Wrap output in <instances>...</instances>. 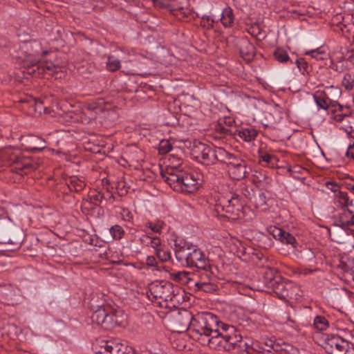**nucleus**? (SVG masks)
I'll return each instance as SVG.
<instances>
[{"instance_id":"1","label":"nucleus","mask_w":354,"mask_h":354,"mask_svg":"<svg viewBox=\"0 0 354 354\" xmlns=\"http://www.w3.org/2000/svg\"><path fill=\"white\" fill-rule=\"evenodd\" d=\"M213 324L209 325L206 339L203 344L215 350L230 351L238 348L243 351L249 344L242 339L241 333L232 325L221 322L216 315H213Z\"/></svg>"},{"instance_id":"2","label":"nucleus","mask_w":354,"mask_h":354,"mask_svg":"<svg viewBox=\"0 0 354 354\" xmlns=\"http://www.w3.org/2000/svg\"><path fill=\"white\" fill-rule=\"evenodd\" d=\"M214 314L209 312L198 313L195 316L185 310L174 317L176 329L179 332L188 330L192 338L201 345L205 342L209 325L213 324Z\"/></svg>"},{"instance_id":"3","label":"nucleus","mask_w":354,"mask_h":354,"mask_svg":"<svg viewBox=\"0 0 354 354\" xmlns=\"http://www.w3.org/2000/svg\"><path fill=\"white\" fill-rule=\"evenodd\" d=\"M174 251L176 259L181 264L189 268L200 270L210 269L209 258L196 245L182 239H176L174 241Z\"/></svg>"},{"instance_id":"4","label":"nucleus","mask_w":354,"mask_h":354,"mask_svg":"<svg viewBox=\"0 0 354 354\" xmlns=\"http://www.w3.org/2000/svg\"><path fill=\"white\" fill-rule=\"evenodd\" d=\"M21 52L24 54V66L28 68L37 66V68H42L43 71L49 74H55L60 71L58 65L49 61H42V58L49 53L50 50L44 49L41 44L33 40L26 42L21 47Z\"/></svg>"},{"instance_id":"5","label":"nucleus","mask_w":354,"mask_h":354,"mask_svg":"<svg viewBox=\"0 0 354 354\" xmlns=\"http://www.w3.org/2000/svg\"><path fill=\"white\" fill-rule=\"evenodd\" d=\"M161 177L174 191L185 194L196 192L200 183L194 174L173 167L161 171Z\"/></svg>"},{"instance_id":"6","label":"nucleus","mask_w":354,"mask_h":354,"mask_svg":"<svg viewBox=\"0 0 354 354\" xmlns=\"http://www.w3.org/2000/svg\"><path fill=\"white\" fill-rule=\"evenodd\" d=\"M91 308L93 310L91 315V320L105 330H112L116 326L123 324L124 315L119 310L113 308L109 304L97 306L94 310L91 304Z\"/></svg>"},{"instance_id":"7","label":"nucleus","mask_w":354,"mask_h":354,"mask_svg":"<svg viewBox=\"0 0 354 354\" xmlns=\"http://www.w3.org/2000/svg\"><path fill=\"white\" fill-rule=\"evenodd\" d=\"M246 201L237 193H230L218 199L216 205V211L222 216L236 220L243 215V207Z\"/></svg>"},{"instance_id":"8","label":"nucleus","mask_w":354,"mask_h":354,"mask_svg":"<svg viewBox=\"0 0 354 354\" xmlns=\"http://www.w3.org/2000/svg\"><path fill=\"white\" fill-rule=\"evenodd\" d=\"M179 289L168 281L156 282L149 289L150 295L156 299H161L165 301H172L178 294Z\"/></svg>"},{"instance_id":"9","label":"nucleus","mask_w":354,"mask_h":354,"mask_svg":"<svg viewBox=\"0 0 354 354\" xmlns=\"http://www.w3.org/2000/svg\"><path fill=\"white\" fill-rule=\"evenodd\" d=\"M325 344L329 354H345L351 344L338 335H327Z\"/></svg>"},{"instance_id":"10","label":"nucleus","mask_w":354,"mask_h":354,"mask_svg":"<svg viewBox=\"0 0 354 354\" xmlns=\"http://www.w3.org/2000/svg\"><path fill=\"white\" fill-rule=\"evenodd\" d=\"M19 290L12 284H0V301L7 305L14 306L19 301Z\"/></svg>"},{"instance_id":"11","label":"nucleus","mask_w":354,"mask_h":354,"mask_svg":"<svg viewBox=\"0 0 354 354\" xmlns=\"http://www.w3.org/2000/svg\"><path fill=\"white\" fill-rule=\"evenodd\" d=\"M229 176L234 180H240L245 177L246 162L241 158L236 156L227 165Z\"/></svg>"},{"instance_id":"12","label":"nucleus","mask_w":354,"mask_h":354,"mask_svg":"<svg viewBox=\"0 0 354 354\" xmlns=\"http://www.w3.org/2000/svg\"><path fill=\"white\" fill-rule=\"evenodd\" d=\"M274 284L272 289L279 299H286L293 297L294 290L297 289V287L292 282L285 281L281 278Z\"/></svg>"},{"instance_id":"13","label":"nucleus","mask_w":354,"mask_h":354,"mask_svg":"<svg viewBox=\"0 0 354 354\" xmlns=\"http://www.w3.org/2000/svg\"><path fill=\"white\" fill-rule=\"evenodd\" d=\"M341 210L342 212L333 216V225L346 230L349 226L354 225V214L348 208H344V209Z\"/></svg>"},{"instance_id":"14","label":"nucleus","mask_w":354,"mask_h":354,"mask_svg":"<svg viewBox=\"0 0 354 354\" xmlns=\"http://www.w3.org/2000/svg\"><path fill=\"white\" fill-rule=\"evenodd\" d=\"M239 52L244 60L250 62L255 55V47L248 39H243L240 43Z\"/></svg>"},{"instance_id":"15","label":"nucleus","mask_w":354,"mask_h":354,"mask_svg":"<svg viewBox=\"0 0 354 354\" xmlns=\"http://www.w3.org/2000/svg\"><path fill=\"white\" fill-rule=\"evenodd\" d=\"M39 165L40 161L39 160L24 158L20 162L17 163L15 169L21 171V174H26L37 169Z\"/></svg>"},{"instance_id":"16","label":"nucleus","mask_w":354,"mask_h":354,"mask_svg":"<svg viewBox=\"0 0 354 354\" xmlns=\"http://www.w3.org/2000/svg\"><path fill=\"white\" fill-rule=\"evenodd\" d=\"M280 279L279 274L274 268H267L263 272V281L268 288H272Z\"/></svg>"},{"instance_id":"17","label":"nucleus","mask_w":354,"mask_h":354,"mask_svg":"<svg viewBox=\"0 0 354 354\" xmlns=\"http://www.w3.org/2000/svg\"><path fill=\"white\" fill-rule=\"evenodd\" d=\"M264 118L267 124L266 127L278 124L282 119V113L277 108L270 109L269 111L264 112Z\"/></svg>"},{"instance_id":"18","label":"nucleus","mask_w":354,"mask_h":354,"mask_svg":"<svg viewBox=\"0 0 354 354\" xmlns=\"http://www.w3.org/2000/svg\"><path fill=\"white\" fill-rule=\"evenodd\" d=\"M334 201L337 207L340 209L348 208V206H352L353 205V202L352 200L349 199L348 194L342 191L335 194Z\"/></svg>"},{"instance_id":"19","label":"nucleus","mask_w":354,"mask_h":354,"mask_svg":"<svg viewBox=\"0 0 354 354\" xmlns=\"http://www.w3.org/2000/svg\"><path fill=\"white\" fill-rule=\"evenodd\" d=\"M313 97L319 109L328 110L330 108L331 99L329 98L324 91L317 92L313 95Z\"/></svg>"},{"instance_id":"20","label":"nucleus","mask_w":354,"mask_h":354,"mask_svg":"<svg viewBox=\"0 0 354 354\" xmlns=\"http://www.w3.org/2000/svg\"><path fill=\"white\" fill-rule=\"evenodd\" d=\"M216 156V163L219 162L227 166L236 156L227 151L223 147H218Z\"/></svg>"},{"instance_id":"21","label":"nucleus","mask_w":354,"mask_h":354,"mask_svg":"<svg viewBox=\"0 0 354 354\" xmlns=\"http://www.w3.org/2000/svg\"><path fill=\"white\" fill-rule=\"evenodd\" d=\"M139 241L141 244L147 247H151L154 250L160 246L161 244V240L159 237L156 236H151L149 233L142 235Z\"/></svg>"},{"instance_id":"22","label":"nucleus","mask_w":354,"mask_h":354,"mask_svg":"<svg viewBox=\"0 0 354 354\" xmlns=\"http://www.w3.org/2000/svg\"><path fill=\"white\" fill-rule=\"evenodd\" d=\"M222 24L225 28H230L234 24V15L233 10L231 8H225L221 14V17L219 19Z\"/></svg>"},{"instance_id":"23","label":"nucleus","mask_w":354,"mask_h":354,"mask_svg":"<svg viewBox=\"0 0 354 354\" xmlns=\"http://www.w3.org/2000/svg\"><path fill=\"white\" fill-rule=\"evenodd\" d=\"M115 342L108 340L100 339L97 342V344L94 345L93 350L96 353H104L105 352L112 353L113 352V344Z\"/></svg>"},{"instance_id":"24","label":"nucleus","mask_w":354,"mask_h":354,"mask_svg":"<svg viewBox=\"0 0 354 354\" xmlns=\"http://www.w3.org/2000/svg\"><path fill=\"white\" fill-rule=\"evenodd\" d=\"M207 149V145L201 142H194L193 148L192 149V153L196 159L203 162V158L205 155Z\"/></svg>"},{"instance_id":"25","label":"nucleus","mask_w":354,"mask_h":354,"mask_svg":"<svg viewBox=\"0 0 354 354\" xmlns=\"http://www.w3.org/2000/svg\"><path fill=\"white\" fill-rule=\"evenodd\" d=\"M239 137L245 142H251L255 139L258 133L253 128H243L237 131Z\"/></svg>"},{"instance_id":"26","label":"nucleus","mask_w":354,"mask_h":354,"mask_svg":"<svg viewBox=\"0 0 354 354\" xmlns=\"http://www.w3.org/2000/svg\"><path fill=\"white\" fill-rule=\"evenodd\" d=\"M218 147H210L207 145L205 155L203 158V163L205 165H214L216 163V153L217 152Z\"/></svg>"},{"instance_id":"27","label":"nucleus","mask_w":354,"mask_h":354,"mask_svg":"<svg viewBox=\"0 0 354 354\" xmlns=\"http://www.w3.org/2000/svg\"><path fill=\"white\" fill-rule=\"evenodd\" d=\"M271 347L277 351H283L287 354H297L298 351L292 345L283 342L281 344H271Z\"/></svg>"},{"instance_id":"28","label":"nucleus","mask_w":354,"mask_h":354,"mask_svg":"<svg viewBox=\"0 0 354 354\" xmlns=\"http://www.w3.org/2000/svg\"><path fill=\"white\" fill-rule=\"evenodd\" d=\"M251 203L257 209H261V210L266 209V196L263 192H259L257 194H254Z\"/></svg>"},{"instance_id":"29","label":"nucleus","mask_w":354,"mask_h":354,"mask_svg":"<svg viewBox=\"0 0 354 354\" xmlns=\"http://www.w3.org/2000/svg\"><path fill=\"white\" fill-rule=\"evenodd\" d=\"M46 148L45 140L39 137H33L30 140V145L27 147V150L30 151H41Z\"/></svg>"},{"instance_id":"30","label":"nucleus","mask_w":354,"mask_h":354,"mask_svg":"<svg viewBox=\"0 0 354 354\" xmlns=\"http://www.w3.org/2000/svg\"><path fill=\"white\" fill-rule=\"evenodd\" d=\"M155 254L161 262H167L171 259V253L165 245L158 246L154 250Z\"/></svg>"},{"instance_id":"31","label":"nucleus","mask_w":354,"mask_h":354,"mask_svg":"<svg viewBox=\"0 0 354 354\" xmlns=\"http://www.w3.org/2000/svg\"><path fill=\"white\" fill-rule=\"evenodd\" d=\"M190 273L186 271H179L171 274L172 278L178 282L183 283H188L193 281L194 279L190 278Z\"/></svg>"},{"instance_id":"32","label":"nucleus","mask_w":354,"mask_h":354,"mask_svg":"<svg viewBox=\"0 0 354 354\" xmlns=\"http://www.w3.org/2000/svg\"><path fill=\"white\" fill-rule=\"evenodd\" d=\"M85 185H86L84 181L76 177L72 178L68 183L70 190L75 192H80L82 191L85 187Z\"/></svg>"},{"instance_id":"33","label":"nucleus","mask_w":354,"mask_h":354,"mask_svg":"<svg viewBox=\"0 0 354 354\" xmlns=\"http://www.w3.org/2000/svg\"><path fill=\"white\" fill-rule=\"evenodd\" d=\"M273 56L280 63H285L289 61L292 62L288 53L283 48H277L273 53Z\"/></svg>"},{"instance_id":"34","label":"nucleus","mask_w":354,"mask_h":354,"mask_svg":"<svg viewBox=\"0 0 354 354\" xmlns=\"http://www.w3.org/2000/svg\"><path fill=\"white\" fill-rule=\"evenodd\" d=\"M280 241L283 244L291 245L293 249H297L299 245L295 237L286 231L284 232Z\"/></svg>"},{"instance_id":"35","label":"nucleus","mask_w":354,"mask_h":354,"mask_svg":"<svg viewBox=\"0 0 354 354\" xmlns=\"http://www.w3.org/2000/svg\"><path fill=\"white\" fill-rule=\"evenodd\" d=\"M313 325L319 330H324L329 326L328 319L323 316H316L314 319Z\"/></svg>"},{"instance_id":"36","label":"nucleus","mask_w":354,"mask_h":354,"mask_svg":"<svg viewBox=\"0 0 354 354\" xmlns=\"http://www.w3.org/2000/svg\"><path fill=\"white\" fill-rule=\"evenodd\" d=\"M305 55H310L313 59L318 61H322L327 59L328 55L326 52L321 50L319 48H316L311 50H308Z\"/></svg>"},{"instance_id":"37","label":"nucleus","mask_w":354,"mask_h":354,"mask_svg":"<svg viewBox=\"0 0 354 354\" xmlns=\"http://www.w3.org/2000/svg\"><path fill=\"white\" fill-rule=\"evenodd\" d=\"M109 232L114 240H120L125 234L123 228L119 225L111 226L109 229Z\"/></svg>"},{"instance_id":"38","label":"nucleus","mask_w":354,"mask_h":354,"mask_svg":"<svg viewBox=\"0 0 354 354\" xmlns=\"http://www.w3.org/2000/svg\"><path fill=\"white\" fill-rule=\"evenodd\" d=\"M102 102L100 100L99 101H93L86 103L84 105V108L85 110L91 112H93L95 113H97L99 111H101L102 108L101 106Z\"/></svg>"},{"instance_id":"39","label":"nucleus","mask_w":354,"mask_h":354,"mask_svg":"<svg viewBox=\"0 0 354 354\" xmlns=\"http://www.w3.org/2000/svg\"><path fill=\"white\" fill-rule=\"evenodd\" d=\"M120 67V61L113 56H109L106 62V68L111 72H115Z\"/></svg>"},{"instance_id":"40","label":"nucleus","mask_w":354,"mask_h":354,"mask_svg":"<svg viewBox=\"0 0 354 354\" xmlns=\"http://www.w3.org/2000/svg\"><path fill=\"white\" fill-rule=\"evenodd\" d=\"M267 232L275 239L280 241L283 234H284L285 230L276 226L271 225L267 227Z\"/></svg>"},{"instance_id":"41","label":"nucleus","mask_w":354,"mask_h":354,"mask_svg":"<svg viewBox=\"0 0 354 354\" xmlns=\"http://www.w3.org/2000/svg\"><path fill=\"white\" fill-rule=\"evenodd\" d=\"M165 225V223L162 221H157L154 223L149 221L145 224V226L149 227L152 232L158 234H160L161 230Z\"/></svg>"},{"instance_id":"42","label":"nucleus","mask_w":354,"mask_h":354,"mask_svg":"<svg viewBox=\"0 0 354 354\" xmlns=\"http://www.w3.org/2000/svg\"><path fill=\"white\" fill-rule=\"evenodd\" d=\"M295 64L299 71L305 75L309 73V65L308 62L304 58H298L295 61Z\"/></svg>"},{"instance_id":"43","label":"nucleus","mask_w":354,"mask_h":354,"mask_svg":"<svg viewBox=\"0 0 354 354\" xmlns=\"http://www.w3.org/2000/svg\"><path fill=\"white\" fill-rule=\"evenodd\" d=\"M209 269L203 270L204 272L201 274L198 281L194 282L195 286H200L201 282H209L214 280L212 272L209 271Z\"/></svg>"},{"instance_id":"44","label":"nucleus","mask_w":354,"mask_h":354,"mask_svg":"<svg viewBox=\"0 0 354 354\" xmlns=\"http://www.w3.org/2000/svg\"><path fill=\"white\" fill-rule=\"evenodd\" d=\"M342 85L347 91H351L353 88L354 79L351 74H349V73L344 74L342 81Z\"/></svg>"},{"instance_id":"45","label":"nucleus","mask_w":354,"mask_h":354,"mask_svg":"<svg viewBox=\"0 0 354 354\" xmlns=\"http://www.w3.org/2000/svg\"><path fill=\"white\" fill-rule=\"evenodd\" d=\"M158 149L160 153L165 154L171 151L172 146L169 140H162L160 142Z\"/></svg>"},{"instance_id":"46","label":"nucleus","mask_w":354,"mask_h":354,"mask_svg":"<svg viewBox=\"0 0 354 354\" xmlns=\"http://www.w3.org/2000/svg\"><path fill=\"white\" fill-rule=\"evenodd\" d=\"M34 102L31 108H32L35 112H38L39 114L42 112H46L47 108L44 106V102L42 100L34 98Z\"/></svg>"},{"instance_id":"47","label":"nucleus","mask_w":354,"mask_h":354,"mask_svg":"<svg viewBox=\"0 0 354 354\" xmlns=\"http://www.w3.org/2000/svg\"><path fill=\"white\" fill-rule=\"evenodd\" d=\"M198 289L202 290L206 292H209L216 290V285L213 283V281L209 282H201L200 286H196Z\"/></svg>"},{"instance_id":"48","label":"nucleus","mask_w":354,"mask_h":354,"mask_svg":"<svg viewBox=\"0 0 354 354\" xmlns=\"http://www.w3.org/2000/svg\"><path fill=\"white\" fill-rule=\"evenodd\" d=\"M241 194L250 202L252 200L254 193L252 189L249 188L248 187L243 185L241 189Z\"/></svg>"},{"instance_id":"49","label":"nucleus","mask_w":354,"mask_h":354,"mask_svg":"<svg viewBox=\"0 0 354 354\" xmlns=\"http://www.w3.org/2000/svg\"><path fill=\"white\" fill-rule=\"evenodd\" d=\"M344 109H346V111L344 110L342 112L335 115V119L336 121L342 122L345 118L349 117L351 112L348 107H345Z\"/></svg>"},{"instance_id":"50","label":"nucleus","mask_w":354,"mask_h":354,"mask_svg":"<svg viewBox=\"0 0 354 354\" xmlns=\"http://www.w3.org/2000/svg\"><path fill=\"white\" fill-rule=\"evenodd\" d=\"M104 199H105L104 194L98 192H95L90 196L91 201H94L95 205H97V203H102Z\"/></svg>"},{"instance_id":"51","label":"nucleus","mask_w":354,"mask_h":354,"mask_svg":"<svg viewBox=\"0 0 354 354\" xmlns=\"http://www.w3.org/2000/svg\"><path fill=\"white\" fill-rule=\"evenodd\" d=\"M326 187L335 194H337L339 192H340L339 185L335 182L327 181L326 183Z\"/></svg>"},{"instance_id":"52","label":"nucleus","mask_w":354,"mask_h":354,"mask_svg":"<svg viewBox=\"0 0 354 354\" xmlns=\"http://www.w3.org/2000/svg\"><path fill=\"white\" fill-rule=\"evenodd\" d=\"M248 32L257 37L261 35V30L258 24H254L250 28Z\"/></svg>"},{"instance_id":"53","label":"nucleus","mask_w":354,"mask_h":354,"mask_svg":"<svg viewBox=\"0 0 354 354\" xmlns=\"http://www.w3.org/2000/svg\"><path fill=\"white\" fill-rule=\"evenodd\" d=\"M330 108H332V112H342L344 110V107L339 104L337 102L331 100V103L330 104Z\"/></svg>"},{"instance_id":"54","label":"nucleus","mask_w":354,"mask_h":354,"mask_svg":"<svg viewBox=\"0 0 354 354\" xmlns=\"http://www.w3.org/2000/svg\"><path fill=\"white\" fill-rule=\"evenodd\" d=\"M261 160L266 163L274 165L273 161L276 160V158L269 153L262 154L261 156Z\"/></svg>"},{"instance_id":"55","label":"nucleus","mask_w":354,"mask_h":354,"mask_svg":"<svg viewBox=\"0 0 354 354\" xmlns=\"http://www.w3.org/2000/svg\"><path fill=\"white\" fill-rule=\"evenodd\" d=\"M34 98L35 97H33L32 96L26 95V96L21 97L19 101V102H21L22 104H27L31 108L32 104L35 103Z\"/></svg>"},{"instance_id":"56","label":"nucleus","mask_w":354,"mask_h":354,"mask_svg":"<svg viewBox=\"0 0 354 354\" xmlns=\"http://www.w3.org/2000/svg\"><path fill=\"white\" fill-rule=\"evenodd\" d=\"M121 215L122 219L126 221H131L133 219V214L128 209H122Z\"/></svg>"},{"instance_id":"57","label":"nucleus","mask_w":354,"mask_h":354,"mask_svg":"<svg viewBox=\"0 0 354 354\" xmlns=\"http://www.w3.org/2000/svg\"><path fill=\"white\" fill-rule=\"evenodd\" d=\"M254 179L253 180L255 183H261L267 179V176L265 174H262L261 172L255 171L254 174Z\"/></svg>"},{"instance_id":"58","label":"nucleus","mask_w":354,"mask_h":354,"mask_svg":"<svg viewBox=\"0 0 354 354\" xmlns=\"http://www.w3.org/2000/svg\"><path fill=\"white\" fill-rule=\"evenodd\" d=\"M146 265L148 267H155L157 266V261L154 256H148L146 259Z\"/></svg>"},{"instance_id":"59","label":"nucleus","mask_w":354,"mask_h":354,"mask_svg":"<svg viewBox=\"0 0 354 354\" xmlns=\"http://www.w3.org/2000/svg\"><path fill=\"white\" fill-rule=\"evenodd\" d=\"M122 345H120L117 343H114L113 344V352L110 354H124V352L122 351Z\"/></svg>"},{"instance_id":"60","label":"nucleus","mask_w":354,"mask_h":354,"mask_svg":"<svg viewBox=\"0 0 354 354\" xmlns=\"http://www.w3.org/2000/svg\"><path fill=\"white\" fill-rule=\"evenodd\" d=\"M243 351H244V353L243 354H263V353H260L259 351L253 348L250 345L248 346H246L245 348L243 350Z\"/></svg>"},{"instance_id":"61","label":"nucleus","mask_w":354,"mask_h":354,"mask_svg":"<svg viewBox=\"0 0 354 354\" xmlns=\"http://www.w3.org/2000/svg\"><path fill=\"white\" fill-rule=\"evenodd\" d=\"M346 156L348 158H350L353 160H354V144L350 145L347 149V151L346 152Z\"/></svg>"},{"instance_id":"62","label":"nucleus","mask_w":354,"mask_h":354,"mask_svg":"<svg viewBox=\"0 0 354 354\" xmlns=\"http://www.w3.org/2000/svg\"><path fill=\"white\" fill-rule=\"evenodd\" d=\"M200 24L203 28L207 30L212 29L214 27V23L205 21V20H201Z\"/></svg>"},{"instance_id":"63","label":"nucleus","mask_w":354,"mask_h":354,"mask_svg":"<svg viewBox=\"0 0 354 354\" xmlns=\"http://www.w3.org/2000/svg\"><path fill=\"white\" fill-rule=\"evenodd\" d=\"M216 129L223 134H229L230 132V130L229 129L222 127L221 124H218Z\"/></svg>"},{"instance_id":"64","label":"nucleus","mask_w":354,"mask_h":354,"mask_svg":"<svg viewBox=\"0 0 354 354\" xmlns=\"http://www.w3.org/2000/svg\"><path fill=\"white\" fill-rule=\"evenodd\" d=\"M180 161L181 160L180 158H176L175 157H173L171 159V162L174 164V165L170 167L169 168H171L173 167H176V168H178V166H179L180 164Z\"/></svg>"}]
</instances>
